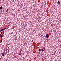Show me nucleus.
Listing matches in <instances>:
<instances>
[{
  "label": "nucleus",
  "mask_w": 61,
  "mask_h": 61,
  "mask_svg": "<svg viewBox=\"0 0 61 61\" xmlns=\"http://www.w3.org/2000/svg\"><path fill=\"white\" fill-rule=\"evenodd\" d=\"M46 36L47 38H48V37H49V36H48V34H47L46 35Z\"/></svg>",
  "instance_id": "1"
},
{
  "label": "nucleus",
  "mask_w": 61,
  "mask_h": 61,
  "mask_svg": "<svg viewBox=\"0 0 61 61\" xmlns=\"http://www.w3.org/2000/svg\"><path fill=\"white\" fill-rule=\"evenodd\" d=\"M5 30V28H4L3 29H2L1 30L0 32H1V31H3V30Z\"/></svg>",
  "instance_id": "2"
},
{
  "label": "nucleus",
  "mask_w": 61,
  "mask_h": 61,
  "mask_svg": "<svg viewBox=\"0 0 61 61\" xmlns=\"http://www.w3.org/2000/svg\"><path fill=\"white\" fill-rule=\"evenodd\" d=\"M2 56H4V53H2Z\"/></svg>",
  "instance_id": "3"
},
{
  "label": "nucleus",
  "mask_w": 61,
  "mask_h": 61,
  "mask_svg": "<svg viewBox=\"0 0 61 61\" xmlns=\"http://www.w3.org/2000/svg\"><path fill=\"white\" fill-rule=\"evenodd\" d=\"M60 1H58L57 3V4H60Z\"/></svg>",
  "instance_id": "4"
},
{
  "label": "nucleus",
  "mask_w": 61,
  "mask_h": 61,
  "mask_svg": "<svg viewBox=\"0 0 61 61\" xmlns=\"http://www.w3.org/2000/svg\"><path fill=\"white\" fill-rule=\"evenodd\" d=\"M2 8H3V7L2 6H1V7H0V9H2Z\"/></svg>",
  "instance_id": "5"
},
{
  "label": "nucleus",
  "mask_w": 61,
  "mask_h": 61,
  "mask_svg": "<svg viewBox=\"0 0 61 61\" xmlns=\"http://www.w3.org/2000/svg\"><path fill=\"white\" fill-rule=\"evenodd\" d=\"M18 55H19L21 56V54H19V53H18Z\"/></svg>",
  "instance_id": "6"
},
{
  "label": "nucleus",
  "mask_w": 61,
  "mask_h": 61,
  "mask_svg": "<svg viewBox=\"0 0 61 61\" xmlns=\"http://www.w3.org/2000/svg\"><path fill=\"white\" fill-rule=\"evenodd\" d=\"M44 51V50H43V49H42L41 50L42 52H43V51Z\"/></svg>",
  "instance_id": "7"
},
{
  "label": "nucleus",
  "mask_w": 61,
  "mask_h": 61,
  "mask_svg": "<svg viewBox=\"0 0 61 61\" xmlns=\"http://www.w3.org/2000/svg\"><path fill=\"white\" fill-rule=\"evenodd\" d=\"M16 55H15L14 56V57H16Z\"/></svg>",
  "instance_id": "8"
},
{
  "label": "nucleus",
  "mask_w": 61,
  "mask_h": 61,
  "mask_svg": "<svg viewBox=\"0 0 61 61\" xmlns=\"http://www.w3.org/2000/svg\"><path fill=\"white\" fill-rule=\"evenodd\" d=\"M9 10V9H8L6 10V12H7V11H8Z\"/></svg>",
  "instance_id": "9"
},
{
  "label": "nucleus",
  "mask_w": 61,
  "mask_h": 61,
  "mask_svg": "<svg viewBox=\"0 0 61 61\" xmlns=\"http://www.w3.org/2000/svg\"><path fill=\"white\" fill-rule=\"evenodd\" d=\"M26 25H27V24H26V25H25V26H26Z\"/></svg>",
  "instance_id": "10"
},
{
  "label": "nucleus",
  "mask_w": 61,
  "mask_h": 61,
  "mask_svg": "<svg viewBox=\"0 0 61 61\" xmlns=\"http://www.w3.org/2000/svg\"><path fill=\"white\" fill-rule=\"evenodd\" d=\"M39 51H41V49H39Z\"/></svg>",
  "instance_id": "11"
},
{
  "label": "nucleus",
  "mask_w": 61,
  "mask_h": 61,
  "mask_svg": "<svg viewBox=\"0 0 61 61\" xmlns=\"http://www.w3.org/2000/svg\"><path fill=\"white\" fill-rule=\"evenodd\" d=\"M1 37V35L0 34V37Z\"/></svg>",
  "instance_id": "12"
},
{
  "label": "nucleus",
  "mask_w": 61,
  "mask_h": 61,
  "mask_svg": "<svg viewBox=\"0 0 61 61\" xmlns=\"http://www.w3.org/2000/svg\"><path fill=\"white\" fill-rule=\"evenodd\" d=\"M1 42H2V40H1Z\"/></svg>",
  "instance_id": "13"
},
{
  "label": "nucleus",
  "mask_w": 61,
  "mask_h": 61,
  "mask_svg": "<svg viewBox=\"0 0 61 61\" xmlns=\"http://www.w3.org/2000/svg\"><path fill=\"white\" fill-rule=\"evenodd\" d=\"M2 36H2V35H1V37H2Z\"/></svg>",
  "instance_id": "14"
},
{
  "label": "nucleus",
  "mask_w": 61,
  "mask_h": 61,
  "mask_svg": "<svg viewBox=\"0 0 61 61\" xmlns=\"http://www.w3.org/2000/svg\"><path fill=\"white\" fill-rule=\"evenodd\" d=\"M1 34L2 35V32H1Z\"/></svg>",
  "instance_id": "15"
},
{
  "label": "nucleus",
  "mask_w": 61,
  "mask_h": 61,
  "mask_svg": "<svg viewBox=\"0 0 61 61\" xmlns=\"http://www.w3.org/2000/svg\"><path fill=\"white\" fill-rule=\"evenodd\" d=\"M5 29H6V28H5Z\"/></svg>",
  "instance_id": "16"
},
{
  "label": "nucleus",
  "mask_w": 61,
  "mask_h": 61,
  "mask_svg": "<svg viewBox=\"0 0 61 61\" xmlns=\"http://www.w3.org/2000/svg\"><path fill=\"white\" fill-rule=\"evenodd\" d=\"M3 33H4V31L3 32Z\"/></svg>",
  "instance_id": "17"
}]
</instances>
